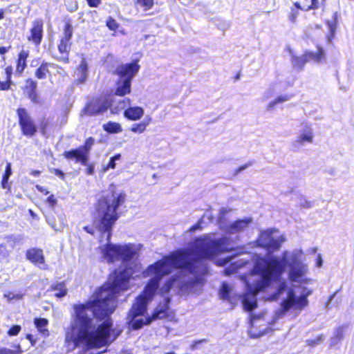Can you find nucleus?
<instances>
[{
    "mask_svg": "<svg viewBox=\"0 0 354 354\" xmlns=\"http://www.w3.org/2000/svg\"><path fill=\"white\" fill-rule=\"evenodd\" d=\"M229 245V239L227 237L214 240L198 239L192 248L171 252L161 260L149 266L144 274L146 277H153L146 286L150 284L152 280H158L155 295L162 277L171 273L174 268H177L179 269V272L165 283L160 289V292L167 294L176 286L181 296L196 293L204 285L205 277L209 272L207 259H213L222 252L232 251Z\"/></svg>",
    "mask_w": 354,
    "mask_h": 354,
    "instance_id": "obj_1",
    "label": "nucleus"
},
{
    "mask_svg": "<svg viewBox=\"0 0 354 354\" xmlns=\"http://www.w3.org/2000/svg\"><path fill=\"white\" fill-rule=\"evenodd\" d=\"M301 250L284 251L281 258L270 256L254 263L250 276L248 278L244 277L248 294L243 297L242 303L246 311H252L257 307V294L263 291L271 283L279 281L277 290L270 296L272 301L278 299L287 290V281H281L287 268H289L288 279L291 282L308 283V279L306 277L308 266L301 261Z\"/></svg>",
    "mask_w": 354,
    "mask_h": 354,
    "instance_id": "obj_2",
    "label": "nucleus"
},
{
    "mask_svg": "<svg viewBox=\"0 0 354 354\" xmlns=\"http://www.w3.org/2000/svg\"><path fill=\"white\" fill-rule=\"evenodd\" d=\"M93 300L75 304V322L79 330L71 336L75 347L84 344L86 350L105 346L111 333V281L107 280L94 292Z\"/></svg>",
    "mask_w": 354,
    "mask_h": 354,
    "instance_id": "obj_3",
    "label": "nucleus"
},
{
    "mask_svg": "<svg viewBox=\"0 0 354 354\" xmlns=\"http://www.w3.org/2000/svg\"><path fill=\"white\" fill-rule=\"evenodd\" d=\"M136 255L134 244L112 243V262L113 259L121 261L120 266L112 272V301L117 297V293L128 290L130 279L135 273L134 268L137 264ZM113 311L112 306V313Z\"/></svg>",
    "mask_w": 354,
    "mask_h": 354,
    "instance_id": "obj_4",
    "label": "nucleus"
},
{
    "mask_svg": "<svg viewBox=\"0 0 354 354\" xmlns=\"http://www.w3.org/2000/svg\"><path fill=\"white\" fill-rule=\"evenodd\" d=\"M139 69L140 66L136 62L121 64L116 68L114 73L118 75V79L115 81L114 95L123 98L117 103L116 99L112 95V113H117L130 105L129 98L124 96L131 93L132 80Z\"/></svg>",
    "mask_w": 354,
    "mask_h": 354,
    "instance_id": "obj_5",
    "label": "nucleus"
},
{
    "mask_svg": "<svg viewBox=\"0 0 354 354\" xmlns=\"http://www.w3.org/2000/svg\"><path fill=\"white\" fill-rule=\"evenodd\" d=\"M158 280L153 279L136 298L128 314L129 324L133 330H138L145 325H149V316L145 318H138L143 316L147 310L149 302L153 299Z\"/></svg>",
    "mask_w": 354,
    "mask_h": 354,
    "instance_id": "obj_6",
    "label": "nucleus"
},
{
    "mask_svg": "<svg viewBox=\"0 0 354 354\" xmlns=\"http://www.w3.org/2000/svg\"><path fill=\"white\" fill-rule=\"evenodd\" d=\"M18 125L21 134L27 138H31L39 131L41 135H46L48 130L49 122L47 119L40 120L37 126L35 120L31 116L28 111L24 107H19L16 109Z\"/></svg>",
    "mask_w": 354,
    "mask_h": 354,
    "instance_id": "obj_7",
    "label": "nucleus"
},
{
    "mask_svg": "<svg viewBox=\"0 0 354 354\" xmlns=\"http://www.w3.org/2000/svg\"><path fill=\"white\" fill-rule=\"evenodd\" d=\"M109 205H107L106 209L102 211L98 209V213L100 216L99 223H97V227L98 231L100 232V242L103 243V238L105 236L106 242L100 245L97 248V251L100 253L99 261L100 262L106 261L111 263V212H110Z\"/></svg>",
    "mask_w": 354,
    "mask_h": 354,
    "instance_id": "obj_8",
    "label": "nucleus"
},
{
    "mask_svg": "<svg viewBox=\"0 0 354 354\" xmlns=\"http://www.w3.org/2000/svg\"><path fill=\"white\" fill-rule=\"evenodd\" d=\"M73 34V27L71 19L65 21L63 27V37L60 38L57 45L59 56L54 57V59L64 64L70 62V52L72 42L71 41Z\"/></svg>",
    "mask_w": 354,
    "mask_h": 354,
    "instance_id": "obj_9",
    "label": "nucleus"
},
{
    "mask_svg": "<svg viewBox=\"0 0 354 354\" xmlns=\"http://www.w3.org/2000/svg\"><path fill=\"white\" fill-rule=\"evenodd\" d=\"M313 291L306 287L302 288L301 295L297 297L292 289L288 290L287 297L281 301V311L282 314H285L290 308H293L297 310H301L308 306V300L307 297L312 294Z\"/></svg>",
    "mask_w": 354,
    "mask_h": 354,
    "instance_id": "obj_10",
    "label": "nucleus"
},
{
    "mask_svg": "<svg viewBox=\"0 0 354 354\" xmlns=\"http://www.w3.org/2000/svg\"><path fill=\"white\" fill-rule=\"evenodd\" d=\"M275 232H277V230L271 229L266 230L260 234L258 243L261 247L267 250L268 254L263 258L258 259L255 263L262 259L273 256L272 253L279 250L281 244L286 241V237L283 235L274 237L273 233ZM274 257L275 256L274 255Z\"/></svg>",
    "mask_w": 354,
    "mask_h": 354,
    "instance_id": "obj_11",
    "label": "nucleus"
},
{
    "mask_svg": "<svg viewBox=\"0 0 354 354\" xmlns=\"http://www.w3.org/2000/svg\"><path fill=\"white\" fill-rule=\"evenodd\" d=\"M111 106V95L102 94L93 97L86 104L85 111L88 115H96L107 111Z\"/></svg>",
    "mask_w": 354,
    "mask_h": 354,
    "instance_id": "obj_12",
    "label": "nucleus"
},
{
    "mask_svg": "<svg viewBox=\"0 0 354 354\" xmlns=\"http://www.w3.org/2000/svg\"><path fill=\"white\" fill-rule=\"evenodd\" d=\"M229 211L225 208H222L220 210L219 216L218 217V222L222 228H225V230L230 234H235L241 232L248 225L252 223V218H245L243 219H239L234 223L226 225L224 223L225 216Z\"/></svg>",
    "mask_w": 354,
    "mask_h": 354,
    "instance_id": "obj_13",
    "label": "nucleus"
},
{
    "mask_svg": "<svg viewBox=\"0 0 354 354\" xmlns=\"http://www.w3.org/2000/svg\"><path fill=\"white\" fill-rule=\"evenodd\" d=\"M127 195L124 192L115 193L112 191V226L119 217L127 211L124 205Z\"/></svg>",
    "mask_w": 354,
    "mask_h": 354,
    "instance_id": "obj_14",
    "label": "nucleus"
},
{
    "mask_svg": "<svg viewBox=\"0 0 354 354\" xmlns=\"http://www.w3.org/2000/svg\"><path fill=\"white\" fill-rule=\"evenodd\" d=\"M44 37V21L41 19H36L32 22V26L30 28V34L27 37V40L38 46L41 44Z\"/></svg>",
    "mask_w": 354,
    "mask_h": 354,
    "instance_id": "obj_15",
    "label": "nucleus"
},
{
    "mask_svg": "<svg viewBox=\"0 0 354 354\" xmlns=\"http://www.w3.org/2000/svg\"><path fill=\"white\" fill-rule=\"evenodd\" d=\"M171 298L167 297L162 302L158 304L153 310V314L149 316L148 323H151L154 320L162 319L169 317V304Z\"/></svg>",
    "mask_w": 354,
    "mask_h": 354,
    "instance_id": "obj_16",
    "label": "nucleus"
},
{
    "mask_svg": "<svg viewBox=\"0 0 354 354\" xmlns=\"http://www.w3.org/2000/svg\"><path fill=\"white\" fill-rule=\"evenodd\" d=\"M22 90L32 103L39 104L40 102L39 95L37 93V82L35 80L32 78L26 79Z\"/></svg>",
    "mask_w": 354,
    "mask_h": 354,
    "instance_id": "obj_17",
    "label": "nucleus"
},
{
    "mask_svg": "<svg viewBox=\"0 0 354 354\" xmlns=\"http://www.w3.org/2000/svg\"><path fill=\"white\" fill-rule=\"evenodd\" d=\"M63 156L68 160H74L82 165H86L88 161V158L80 147L65 151L63 153Z\"/></svg>",
    "mask_w": 354,
    "mask_h": 354,
    "instance_id": "obj_18",
    "label": "nucleus"
},
{
    "mask_svg": "<svg viewBox=\"0 0 354 354\" xmlns=\"http://www.w3.org/2000/svg\"><path fill=\"white\" fill-rule=\"evenodd\" d=\"M26 258L34 265H41L45 262L43 250L40 248H32L26 251Z\"/></svg>",
    "mask_w": 354,
    "mask_h": 354,
    "instance_id": "obj_19",
    "label": "nucleus"
},
{
    "mask_svg": "<svg viewBox=\"0 0 354 354\" xmlns=\"http://www.w3.org/2000/svg\"><path fill=\"white\" fill-rule=\"evenodd\" d=\"M51 66L52 67L56 66L58 68H59L60 70H64L62 66L55 65L54 64H51L50 62L43 61L35 71V77L39 80H44V79H46L47 77L50 76L51 73L49 70V68Z\"/></svg>",
    "mask_w": 354,
    "mask_h": 354,
    "instance_id": "obj_20",
    "label": "nucleus"
},
{
    "mask_svg": "<svg viewBox=\"0 0 354 354\" xmlns=\"http://www.w3.org/2000/svg\"><path fill=\"white\" fill-rule=\"evenodd\" d=\"M77 77L74 80V84L80 85L84 84L88 77V63L86 59H82L77 66Z\"/></svg>",
    "mask_w": 354,
    "mask_h": 354,
    "instance_id": "obj_21",
    "label": "nucleus"
},
{
    "mask_svg": "<svg viewBox=\"0 0 354 354\" xmlns=\"http://www.w3.org/2000/svg\"><path fill=\"white\" fill-rule=\"evenodd\" d=\"M5 76L3 77L0 76V91H8L12 89L13 84L12 80V67L8 66L4 68Z\"/></svg>",
    "mask_w": 354,
    "mask_h": 354,
    "instance_id": "obj_22",
    "label": "nucleus"
},
{
    "mask_svg": "<svg viewBox=\"0 0 354 354\" xmlns=\"http://www.w3.org/2000/svg\"><path fill=\"white\" fill-rule=\"evenodd\" d=\"M290 55L291 56V62L294 68L298 71H302L304 65L308 62V59L305 55V53L301 56H295L293 55L292 50L288 48Z\"/></svg>",
    "mask_w": 354,
    "mask_h": 354,
    "instance_id": "obj_23",
    "label": "nucleus"
},
{
    "mask_svg": "<svg viewBox=\"0 0 354 354\" xmlns=\"http://www.w3.org/2000/svg\"><path fill=\"white\" fill-rule=\"evenodd\" d=\"M144 110L140 106L129 107L124 110V116L131 120H138L142 118Z\"/></svg>",
    "mask_w": 354,
    "mask_h": 354,
    "instance_id": "obj_24",
    "label": "nucleus"
},
{
    "mask_svg": "<svg viewBox=\"0 0 354 354\" xmlns=\"http://www.w3.org/2000/svg\"><path fill=\"white\" fill-rule=\"evenodd\" d=\"M12 174V165L10 162H7L4 173L2 176L1 187L2 189H6L8 192H10L11 191V185L8 180Z\"/></svg>",
    "mask_w": 354,
    "mask_h": 354,
    "instance_id": "obj_25",
    "label": "nucleus"
},
{
    "mask_svg": "<svg viewBox=\"0 0 354 354\" xmlns=\"http://www.w3.org/2000/svg\"><path fill=\"white\" fill-rule=\"evenodd\" d=\"M249 261H250L248 259H240L234 262L231 263L230 266L224 270L225 274L229 276L233 273H235L238 269L246 266Z\"/></svg>",
    "mask_w": 354,
    "mask_h": 354,
    "instance_id": "obj_26",
    "label": "nucleus"
},
{
    "mask_svg": "<svg viewBox=\"0 0 354 354\" xmlns=\"http://www.w3.org/2000/svg\"><path fill=\"white\" fill-rule=\"evenodd\" d=\"M28 57V52L21 50L16 61V72L21 74L26 68V59Z\"/></svg>",
    "mask_w": 354,
    "mask_h": 354,
    "instance_id": "obj_27",
    "label": "nucleus"
},
{
    "mask_svg": "<svg viewBox=\"0 0 354 354\" xmlns=\"http://www.w3.org/2000/svg\"><path fill=\"white\" fill-rule=\"evenodd\" d=\"M48 291H57L54 295L59 299L65 297L68 292L64 281L53 283L49 288Z\"/></svg>",
    "mask_w": 354,
    "mask_h": 354,
    "instance_id": "obj_28",
    "label": "nucleus"
},
{
    "mask_svg": "<svg viewBox=\"0 0 354 354\" xmlns=\"http://www.w3.org/2000/svg\"><path fill=\"white\" fill-rule=\"evenodd\" d=\"M305 55L308 59V62L313 61L317 64H320L322 60L325 57L324 50L322 48L319 47L317 51H306Z\"/></svg>",
    "mask_w": 354,
    "mask_h": 354,
    "instance_id": "obj_29",
    "label": "nucleus"
},
{
    "mask_svg": "<svg viewBox=\"0 0 354 354\" xmlns=\"http://www.w3.org/2000/svg\"><path fill=\"white\" fill-rule=\"evenodd\" d=\"M34 324L37 330L44 337L49 335L47 328L48 320L46 318L37 317L34 319Z\"/></svg>",
    "mask_w": 354,
    "mask_h": 354,
    "instance_id": "obj_30",
    "label": "nucleus"
},
{
    "mask_svg": "<svg viewBox=\"0 0 354 354\" xmlns=\"http://www.w3.org/2000/svg\"><path fill=\"white\" fill-rule=\"evenodd\" d=\"M243 250L244 248H237L236 250V252L234 254H232V255L228 256L225 258L218 259L217 261V264L220 266H225L228 263H230L235 257L243 254L244 252Z\"/></svg>",
    "mask_w": 354,
    "mask_h": 354,
    "instance_id": "obj_31",
    "label": "nucleus"
},
{
    "mask_svg": "<svg viewBox=\"0 0 354 354\" xmlns=\"http://www.w3.org/2000/svg\"><path fill=\"white\" fill-rule=\"evenodd\" d=\"M344 338L343 328L338 327L334 332V335L330 338V345L334 346L337 345Z\"/></svg>",
    "mask_w": 354,
    "mask_h": 354,
    "instance_id": "obj_32",
    "label": "nucleus"
},
{
    "mask_svg": "<svg viewBox=\"0 0 354 354\" xmlns=\"http://www.w3.org/2000/svg\"><path fill=\"white\" fill-rule=\"evenodd\" d=\"M232 291V288L226 282H223L219 290L220 297L224 300H230V295Z\"/></svg>",
    "mask_w": 354,
    "mask_h": 354,
    "instance_id": "obj_33",
    "label": "nucleus"
},
{
    "mask_svg": "<svg viewBox=\"0 0 354 354\" xmlns=\"http://www.w3.org/2000/svg\"><path fill=\"white\" fill-rule=\"evenodd\" d=\"M313 136L310 130H308L306 132L301 134L295 141L296 144L303 145L304 142H313Z\"/></svg>",
    "mask_w": 354,
    "mask_h": 354,
    "instance_id": "obj_34",
    "label": "nucleus"
},
{
    "mask_svg": "<svg viewBox=\"0 0 354 354\" xmlns=\"http://www.w3.org/2000/svg\"><path fill=\"white\" fill-rule=\"evenodd\" d=\"M333 19L331 21H327L326 24L328 27L329 31L332 36H334L335 32L336 31L337 25V12H335L333 14Z\"/></svg>",
    "mask_w": 354,
    "mask_h": 354,
    "instance_id": "obj_35",
    "label": "nucleus"
},
{
    "mask_svg": "<svg viewBox=\"0 0 354 354\" xmlns=\"http://www.w3.org/2000/svg\"><path fill=\"white\" fill-rule=\"evenodd\" d=\"M93 143L94 139L92 137H89L85 140L82 145L79 147L88 158L89 157V153Z\"/></svg>",
    "mask_w": 354,
    "mask_h": 354,
    "instance_id": "obj_36",
    "label": "nucleus"
},
{
    "mask_svg": "<svg viewBox=\"0 0 354 354\" xmlns=\"http://www.w3.org/2000/svg\"><path fill=\"white\" fill-rule=\"evenodd\" d=\"M150 119L147 121H142L138 124H134L131 128V131L134 133H141L144 132L146 129L147 126L149 124Z\"/></svg>",
    "mask_w": 354,
    "mask_h": 354,
    "instance_id": "obj_37",
    "label": "nucleus"
},
{
    "mask_svg": "<svg viewBox=\"0 0 354 354\" xmlns=\"http://www.w3.org/2000/svg\"><path fill=\"white\" fill-rule=\"evenodd\" d=\"M291 96L288 95H281L277 97L274 100L270 102L268 105V109L272 110L274 106L279 103L288 101L290 99Z\"/></svg>",
    "mask_w": 354,
    "mask_h": 354,
    "instance_id": "obj_38",
    "label": "nucleus"
},
{
    "mask_svg": "<svg viewBox=\"0 0 354 354\" xmlns=\"http://www.w3.org/2000/svg\"><path fill=\"white\" fill-rule=\"evenodd\" d=\"M112 31L113 32L112 33V36L116 35L118 33H120L123 35H124L126 33L124 32V29L123 28L120 27V26L117 24V22L112 19Z\"/></svg>",
    "mask_w": 354,
    "mask_h": 354,
    "instance_id": "obj_39",
    "label": "nucleus"
},
{
    "mask_svg": "<svg viewBox=\"0 0 354 354\" xmlns=\"http://www.w3.org/2000/svg\"><path fill=\"white\" fill-rule=\"evenodd\" d=\"M324 339L325 337L323 335H320L315 339H308L306 342L308 345L310 346H315L322 342Z\"/></svg>",
    "mask_w": 354,
    "mask_h": 354,
    "instance_id": "obj_40",
    "label": "nucleus"
},
{
    "mask_svg": "<svg viewBox=\"0 0 354 354\" xmlns=\"http://www.w3.org/2000/svg\"><path fill=\"white\" fill-rule=\"evenodd\" d=\"M137 3L145 8V10L150 9L153 5V0H137Z\"/></svg>",
    "mask_w": 354,
    "mask_h": 354,
    "instance_id": "obj_41",
    "label": "nucleus"
},
{
    "mask_svg": "<svg viewBox=\"0 0 354 354\" xmlns=\"http://www.w3.org/2000/svg\"><path fill=\"white\" fill-rule=\"evenodd\" d=\"M45 202L49 207L54 209L57 203V200L55 198V195L50 194L46 199Z\"/></svg>",
    "mask_w": 354,
    "mask_h": 354,
    "instance_id": "obj_42",
    "label": "nucleus"
},
{
    "mask_svg": "<svg viewBox=\"0 0 354 354\" xmlns=\"http://www.w3.org/2000/svg\"><path fill=\"white\" fill-rule=\"evenodd\" d=\"M21 330V327L20 325H13L9 328L7 334L9 336H16L20 333Z\"/></svg>",
    "mask_w": 354,
    "mask_h": 354,
    "instance_id": "obj_43",
    "label": "nucleus"
},
{
    "mask_svg": "<svg viewBox=\"0 0 354 354\" xmlns=\"http://www.w3.org/2000/svg\"><path fill=\"white\" fill-rule=\"evenodd\" d=\"M12 49V46L9 45L8 46H0V55L2 59H5V55Z\"/></svg>",
    "mask_w": 354,
    "mask_h": 354,
    "instance_id": "obj_44",
    "label": "nucleus"
},
{
    "mask_svg": "<svg viewBox=\"0 0 354 354\" xmlns=\"http://www.w3.org/2000/svg\"><path fill=\"white\" fill-rule=\"evenodd\" d=\"M8 252L5 244H0V259L7 257Z\"/></svg>",
    "mask_w": 354,
    "mask_h": 354,
    "instance_id": "obj_45",
    "label": "nucleus"
},
{
    "mask_svg": "<svg viewBox=\"0 0 354 354\" xmlns=\"http://www.w3.org/2000/svg\"><path fill=\"white\" fill-rule=\"evenodd\" d=\"M91 8H97L101 4V0H86Z\"/></svg>",
    "mask_w": 354,
    "mask_h": 354,
    "instance_id": "obj_46",
    "label": "nucleus"
},
{
    "mask_svg": "<svg viewBox=\"0 0 354 354\" xmlns=\"http://www.w3.org/2000/svg\"><path fill=\"white\" fill-rule=\"evenodd\" d=\"M122 131V127L120 124L112 122V133H116Z\"/></svg>",
    "mask_w": 354,
    "mask_h": 354,
    "instance_id": "obj_47",
    "label": "nucleus"
},
{
    "mask_svg": "<svg viewBox=\"0 0 354 354\" xmlns=\"http://www.w3.org/2000/svg\"><path fill=\"white\" fill-rule=\"evenodd\" d=\"M317 3H318V0H311V5L307 6L306 8L304 7L303 9H304V10H312V9H316L318 7Z\"/></svg>",
    "mask_w": 354,
    "mask_h": 354,
    "instance_id": "obj_48",
    "label": "nucleus"
},
{
    "mask_svg": "<svg viewBox=\"0 0 354 354\" xmlns=\"http://www.w3.org/2000/svg\"><path fill=\"white\" fill-rule=\"evenodd\" d=\"M251 165H252V162H249L245 164L244 165H242V166L239 167L236 170V174L243 171V170L246 169L248 167H249Z\"/></svg>",
    "mask_w": 354,
    "mask_h": 354,
    "instance_id": "obj_49",
    "label": "nucleus"
},
{
    "mask_svg": "<svg viewBox=\"0 0 354 354\" xmlns=\"http://www.w3.org/2000/svg\"><path fill=\"white\" fill-rule=\"evenodd\" d=\"M35 188L37 189V191H39V192L42 193L44 195H48L49 194L48 190L41 185H35Z\"/></svg>",
    "mask_w": 354,
    "mask_h": 354,
    "instance_id": "obj_50",
    "label": "nucleus"
},
{
    "mask_svg": "<svg viewBox=\"0 0 354 354\" xmlns=\"http://www.w3.org/2000/svg\"><path fill=\"white\" fill-rule=\"evenodd\" d=\"M207 342V339H201V340H198V341H195L192 345H191V349L192 351H194L196 350L197 348H198V344L202 343V342Z\"/></svg>",
    "mask_w": 354,
    "mask_h": 354,
    "instance_id": "obj_51",
    "label": "nucleus"
},
{
    "mask_svg": "<svg viewBox=\"0 0 354 354\" xmlns=\"http://www.w3.org/2000/svg\"><path fill=\"white\" fill-rule=\"evenodd\" d=\"M53 172L57 176H59V178H61L62 179H64V176H65V174L64 173L59 169H53Z\"/></svg>",
    "mask_w": 354,
    "mask_h": 354,
    "instance_id": "obj_52",
    "label": "nucleus"
},
{
    "mask_svg": "<svg viewBox=\"0 0 354 354\" xmlns=\"http://www.w3.org/2000/svg\"><path fill=\"white\" fill-rule=\"evenodd\" d=\"M121 158V154L118 153L114 156H112V169H113L115 167V161L120 160Z\"/></svg>",
    "mask_w": 354,
    "mask_h": 354,
    "instance_id": "obj_53",
    "label": "nucleus"
},
{
    "mask_svg": "<svg viewBox=\"0 0 354 354\" xmlns=\"http://www.w3.org/2000/svg\"><path fill=\"white\" fill-rule=\"evenodd\" d=\"M201 221L199 222H198L196 224L194 225L193 226H192L190 227V231L191 232H195L198 230H201Z\"/></svg>",
    "mask_w": 354,
    "mask_h": 354,
    "instance_id": "obj_54",
    "label": "nucleus"
},
{
    "mask_svg": "<svg viewBox=\"0 0 354 354\" xmlns=\"http://www.w3.org/2000/svg\"><path fill=\"white\" fill-rule=\"evenodd\" d=\"M0 354H15L14 351L12 350L2 348H0Z\"/></svg>",
    "mask_w": 354,
    "mask_h": 354,
    "instance_id": "obj_55",
    "label": "nucleus"
},
{
    "mask_svg": "<svg viewBox=\"0 0 354 354\" xmlns=\"http://www.w3.org/2000/svg\"><path fill=\"white\" fill-rule=\"evenodd\" d=\"M103 128L106 131L111 133V122H108L106 124H104L103 125Z\"/></svg>",
    "mask_w": 354,
    "mask_h": 354,
    "instance_id": "obj_56",
    "label": "nucleus"
},
{
    "mask_svg": "<svg viewBox=\"0 0 354 354\" xmlns=\"http://www.w3.org/2000/svg\"><path fill=\"white\" fill-rule=\"evenodd\" d=\"M301 205L306 208H309L312 206L311 203L306 200H304V203H301Z\"/></svg>",
    "mask_w": 354,
    "mask_h": 354,
    "instance_id": "obj_57",
    "label": "nucleus"
},
{
    "mask_svg": "<svg viewBox=\"0 0 354 354\" xmlns=\"http://www.w3.org/2000/svg\"><path fill=\"white\" fill-rule=\"evenodd\" d=\"M84 230L90 234H94V231L89 226L84 227Z\"/></svg>",
    "mask_w": 354,
    "mask_h": 354,
    "instance_id": "obj_58",
    "label": "nucleus"
},
{
    "mask_svg": "<svg viewBox=\"0 0 354 354\" xmlns=\"http://www.w3.org/2000/svg\"><path fill=\"white\" fill-rule=\"evenodd\" d=\"M32 176H38L40 175L41 174V171H39V170H31L30 173Z\"/></svg>",
    "mask_w": 354,
    "mask_h": 354,
    "instance_id": "obj_59",
    "label": "nucleus"
},
{
    "mask_svg": "<svg viewBox=\"0 0 354 354\" xmlns=\"http://www.w3.org/2000/svg\"><path fill=\"white\" fill-rule=\"evenodd\" d=\"M94 171L93 167L92 166H88L87 168V173L88 174H93Z\"/></svg>",
    "mask_w": 354,
    "mask_h": 354,
    "instance_id": "obj_60",
    "label": "nucleus"
},
{
    "mask_svg": "<svg viewBox=\"0 0 354 354\" xmlns=\"http://www.w3.org/2000/svg\"><path fill=\"white\" fill-rule=\"evenodd\" d=\"M5 10L3 8L0 9V20L4 18Z\"/></svg>",
    "mask_w": 354,
    "mask_h": 354,
    "instance_id": "obj_61",
    "label": "nucleus"
},
{
    "mask_svg": "<svg viewBox=\"0 0 354 354\" xmlns=\"http://www.w3.org/2000/svg\"><path fill=\"white\" fill-rule=\"evenodd\" d=\"M334 297H335V294H333V295H331V296L329 297L328 301V302H327V304H326V308H328L329 303H330V302H331V301L333 300V299L334 298Z\"/></svg>",
    "mask_w": 354,
    "mask_h": 354,
    "instance_id": "obj_62",
    "label": "nucleus"
},
{
    "mask_svg": "<svg viewBox=\"0 0 354 354\" xmlns=\"http://www.w3.org/2000/svg\"><path fill=\"white\" fill-rule=\"evenodd\" d=\"M106 25L109 29H111V17L106 21Z\"/></svg>",
    "mask_w": 354,
    "mask_h": 354,
    "instance_id": "obj_63",
    "label": "nucleus"
},
{
    "mask_svg": "<svg viewBox=\"0 0 354 354\" xmlns=\"http://www.w3.org/2000/svg\"><path fill=\"white\" fill-rule=\"evenodd\" d=\"M26 337V339H28L30 342H32V340H33V337H32V335L31 334H27Z\"/></svg>",
    "mask_w": 354,
    "mask_h": 354,
    "instance_id": "obj_64",
    "label": "nucleus"
}]
</instances>
